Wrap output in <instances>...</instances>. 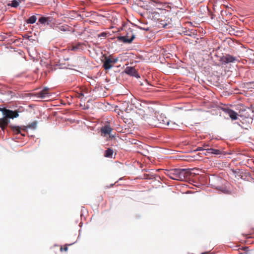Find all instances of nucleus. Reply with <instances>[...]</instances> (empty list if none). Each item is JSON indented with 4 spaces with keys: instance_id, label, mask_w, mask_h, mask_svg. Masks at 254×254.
Segmentation results:
<instances>
[{
    "instance_id": "obj_1",
    "label": "nucleus",
    "mask_w": 254,
    "mask_h": 254,
    "mask_svg": "<svg viewBox=\"0 0 254 254\" xmlns=\"http://www.w3.org/2000/svg\"><path fill=\"white\" fill-rule=\"evenodd\" d=\"M167 175L171 179L182 181L190 177V172L188 169H176L169 171Z\"/></svg>"
},
{
    "instance_id": "obj_2",
    "label": "nucleus",
    "mask_w": 254,
    "mask_h": 254,
    "mask_svg": "<svg viewBox=\"0 0 254 254\" xmlns=\"http://www.w3.org/2000/svg\"><path fill=\"white\" fill-rule=\"evenodd\" d=\"M18 116L19 114L17 111H13L12 110L7 109L4 115V117L0 119V128L3 130L9 122L8 120L9 119H13Z\"/></svg>"
},
{
    "instance_id": "obj_3",
    "label": "nucleus",
    "mask_w": 254,
    "mask_h": 254,
    "mask_svg": "<svg viewBox=\"0 0 254 254\" xmlns=\"http://www.w3.org/2000/svg\"><path fill=\"white\" fill-rule=\"evenodd\" d=\"M138 114L143 118H145L146 116L149 114H152L154 110L151 107L150 105L146 102H142L140 104V107L138 109Z\"/></svg>"
},
{
    "instance_id": "obj_4",
    "label": "nucleus",
    "mask_w": 254,
    "mask_h": 254,
    "mask_svg": "<svg viewBox=\"0 0 254 254\" xmlns=\"http://www.w3.org/2000/svg\"><path fill=\"white\" fill-rule=\"evenodd\" d=\"M119 59L118 58H114L112 56L110 55L108 57L105 56L103 67L106 70L109 69L111 68L114 64L117 63Z\"/></svg>"
},
{
    "instance_id": "obj_5",
    "label": "nucleus",
    "mask_w": 254,
    "mask_h": 254,
    "mask_svg": "<svg viewBox=\"0 0 254 254\" xmlns=\"http://www.w3.org/2000/svg\"><path fill=\"white\" fill-rule=\"evenodd\" d=\"M135 38V34L132 29L129 28L127 32L126 36L118 37V40L125 43H130Z\"/></svg>"
},
{
    "instance_id": "obj_6",
    "label": "nucleus",
    "mask_w": 254,
    "mask_h": 254,
    "mask_svg": "<svg viewBox=\"0 0 254 254\" xmlns=\"http://www.w3.org/2000/svg\"><path fill=\"white\" fill-rule=\"evenodd\" d=\"M146 122L145 125H147L152 127H158L160 126L157 120V117L154 116L152 114H149L144 118Z\"/></svg>"
},
{
    "instance_id": "obj_7",
    "label": "nucleus",
    "mask_w": 254,
    "mask_h": 254,
    "mask_svg": "<svg viewBox=\"0 0 254 254\" xmlns=\"http://www.w3.org/2000/svg\"><path fill=\"white\" fill-rule=\"evenodd\" d=\"M80 10L81 9H85L86 7L88 6L90 3V0H80ZM90 16V13L88 12L84 11H80V18L83 19L84 17H88Z\"/></svg>"
},
{
    "instance_id": "obj_8",
    "label": "nucleus",
    "mask_w": 254,
    "mask_h": 254,
    "mask_svg": "<svg viewBox=\"0 0 254 254\" xmlns=\"http://www.w3.org/2000/svg\"><path fill=\"white\" fill-rule=\"evenodd\" d=\"M236 61H237V58L230 55L223 56L220 59V61L224 64L233 63Z\"/></svg>"
},
{
    "instance_id": "obj_9",
    "label": "nucleus",
    "mask_w": 254,
    "mask_h": 254,
    "mask_svg": "<svg viewBox=\"0 0 254 254\" xmlns=\"http://www.w3.org/2000/svg\"><path fill=\"white\" fill-rule=\"evenodd\" d=\"M157 120H158V123L160 124L158 127H165L169 123V120L166 117L162 115H159L157 117Z\"/></svg>"
},
{
    "instance_id": "obj_10",
    "label": "nucleus",
    "mask_w": 254,
    "mask_h": 254,
    "mask_svg": "<svg viewBox=\"0 0 254 254\" xmlns=\"http://www.w3.org/2000/svg\"><path fill=\"white\" fill-rule=\"evenodd\" d=\"M223 111L231 118L233 120H236L237 119V113L234 111L227 108H224L223 109Z\"/></svg>"
},
{
    "instance_id": "obj_11",
    "label": "nucleus",
    "mask_w": 254,
    "mask_h": 254,
    "mask_svg": "<svg viewBox=\"0 0 254 254\" xmlns=\"http://www.w3.org/2000/svg\"><path fill=\"white\" fill-rule=\"evenodd\" d=\"M112 130V128L109 125H105L101 128V135L106 136L109 135Z\"/></svg>"
},
{
    "instance_id": "obj_12",
    "label": "nucleus",
    "mask_w": 254,
    "mask_h": 254,
    "mask_svg": "<svg viewBox=\"0 0 254 254\" xmlns=\"http://www.w3.org/2000/svg\"><path fill=\"white\" fill-rule=\"evenodd\" d=\"M49 88L45 87L41 91L37 93L38 96L41 98H44L50 95Z\"/></svg>"
},
{
    "instance_id": "obj_13",
    "label": "nucleus",
    "mask_w": 254,
    "mask_h": 254,
    "mask_svg": "<svg viewBox=\"0 0 254 254\" xmlns=\"http://www.w3.org/2000/svg\"><path fill=\"white\" fill-rule=\"evenodd\" d=\"M125 72L130 75L136 76L137 75L135 69L133 67H127L125 69Z\"/></svg>"
},
{
    "instance_id": "obj_14",
    "label": "nucleus",
    "mask_w": 254,
    "mask_h": 254,
    "mask_svg": "<svg viewBox=\"0 0 254 254\" xmlns=\"http://www.w3.org/2000/svg\"><path fill=\"white\" fill-rule=\"evenodd\" d=\"M12 130L15 134H21L22 136H24L25 135V134H23L21 132V130H22V128H24V126H22L21 127H19L18 126H10Z\"/></svg>"
},
{
    "instance_id": "obj_15",
    "label": "nucleus",
    "mask_w": 254,
    "mask_h": 254,
    "mask_svg": "<svg viewBox=\"0 0 254 254\" xmlns=\"http://www.w3.org/2000/svg\"><path fill=\"white\" fill-rule=\"evenodd\" d=\"M37 121H34L31 124H29L27 126H24V128H22V130L25 132H27V128H30L32 129H35L37 127Z\"/></svg>"
},
{
    "instance_id": "obj_16",
    "label": "nucleus",
    "mask_w": 254,
    "mask_h": 254,
    "mask_svg": "<svg viewBox=\"0 0 254 254\" xmlns=\"http://www.w3.org/2000/svg\"><path fill=\"white\" fill-rule=\"evenodd\" d=\"M51 18L48 17H44V16H42L39 19V22H40V23L41 24H49L50 22H51V20H50Z\"/></svg>"
},
{
    "instance_id": "obj_17",
    "label": "nucleus",
    "mask_w": 254,
    "mask_h": 254,
    "mask_svg": "<svg viewBox=\"0 0 254 254\" xmlns=\"http://www.w3.org/2000/svg\"><path fill=\"white\" fill-rule=\"evenodd\" d=\"M114 151L111 148H108L105 151L104 156L107 158H112Z\"/></svg>"
},
{
    "instance_id": "obj_18",
    "label": "nucleus",
    "mask_w": 254,
    "mask_h": 254,
    "mask_svg": "<svg viewBox=\"0 0 254 254\" xmlns=\"http://www.w3.org/2000/svg\"><path fill=\"white\" fill-rule=\"evenodd\" d=\"M149 16L155 20H158L160 18V14L158 12L153 11L149 14Z\"/></svg>"
},
{
    "instance_id": "obj_19",
    "label": "nucleus",
    "mask_w": 254,
    "mask_h": 254,
    "mask_svg": "<svg viewBox=\"0 0 254 254\" xmlns=\"http://www.w3.org/2000/svg\"><path fill=\"white\" fill-rule=\"evenodd\" d=\"M221 151L218 149H215L211 148H209V149H207L208 153L219 155L221 154Z\"/></svg>"
},
{
    "instance_id": "obj_20",
    "label": "nucleus",
    "mask_w": 254,
    "mask_h": 254,
    "mask_svg": "<svg viewBox=\"0 0 254 254\" xmlns=\"http://www.w3.org/2000/svg\"><path fill=\"white\" fill-rule=\"evenodd\" d=\"M36 16L35 15H32L26 20V22L29 24H33L36 22Z\"/></svg>"
},
{
    "instance_id": "obj_21",
    "label": "nucleus",
    "mask_w": 254,
    "mask_h": 254,
    "mask_svg": "<svg viewBox=\"0 0 254 254\" xmlns=\"http://www.w3.org/2000/svg\"><path fill=\"white\" fill-rule=\"evenodd\" d=\"M19 5V2L17 0H13L10 3L7 4L8 6H10L13 7H17Z\"/></svg>"
},
{
    "instance_id": "obj_22",
    "label": "nucleus",
    "mask_w": 254,
    "mask_h": 254,
    "mask_svg": "<svg viewBox=\"0 0 254 254\" xmlns=\"http://www.w3.org/2000/svg\"><path fill=\"white\" fill-rule=\"evenodd\" d=\"M178 125L174 122L169 121V125H167L166 127H168L170 129H175Z\"/></svg>"
},
{
    "instance_id": "obj_23",
    "label": "nucleus",
    "mask_w": 254,
    "mask_h": 254,
    "mask_svg": "<svg viewBox=\"0 0 254 254\" xmlns=\"http://www.w3.org/2000/svg\"><path fill=\"white\" fill-rule=\"evenodd\" d=\"M209 145L208 144H204L203 146L202 147H197L196 150V151H200V150H206L207 151V149L209 148H208Z\"/></svg>"
},
{
    "instance_id": "obj_24",
    "label": "nucleus",
    "mask_w": 254,
    "mask_h": 254,
    "mask_svg": "<svg viewBox=\"0 0 254 254\" xmlns=\"http://www.w3.org/2000/svg\"><path fill=\"white\" fill-rule=\"evenodd\" d=\"M68 29V26L67 25L61 26L59 27V29L61 31H66Z\"/></svg>"
},
{
    "instance_id": "obj_25",
    "label": "nucleus",
    "mask_w": 254,
    "mask_h": 254,
    "mask_svg": "<svg viewBox=\"0 0 254 254\" xmlns=\"http://www.w3.org/2000/svg\"><path fill=\"white\" fill-rule=\"evenodd\" d=\"M79 46V43H78L75 46H72V47L71 48V50H72V51H76V50L78 49Z\"/></svg>"
},
{
    "instance_id": "obj_26",
    "label": "nucleus",
    "mask_w": 254,
    "mask_h": 254,
    "mask_svg": "<svg viewBox=\"0 0 254 254\" xmlns=\"http://www.w3.org/2000/svg\"><path fill=\"white\" fill-rule=\"evenodd\" d=\"M68 250V248H67V246H65L64 247H61V248H60V251L61 252H63V251H67Z\"/></svg>"
},
{
    "instance_id": "obj_27",
    "label": "nucleus",
    "mask_w": 254,
    "mask_h": 254,
    "mask_svg": "<svg viewBox=\"0 0 254 254\" xmlns=\"http://www.w3.org/2000/svg\"><path fill=\"white\" fill-rule=\"evenodd\" d=\"M7 110V109L6 108H0V111L3 114V115H4L6 111Z\"/></svg>"
},
{
    "instance_id": "obj_28",
    "label": "nucleus",
    "mask_w": 254,
    "mask_h": 254,
    "mask_svg": "<svg viewBox=\"0 0 254 254\" xmlns=\"http://www.w3.org/2000/svg\"><path fill=\"white\" fill-rule=\"evenodd\" d=\"M80 109H84V110H85L86 109H88V106H85V105H84L83 106L82 104H80Z\"/></svg>"
},
{
    "instance_id": "obj_29",
    "label": "nucleus",
    "mask_w": 254,
    "mask_h": 254,
    "mask_svg": "<svg viewBox=\"0 0 254 254\" xmlns=\"http://www.w3.org/2000/svg\"><path fill=\"white\" fill-rule=\"evenodd\" d=\"M106 35H107V34H106V33L103 32V33H102L99 35V36H102L105 37V36H106Z\"/></svg>"
},
{
    "instance_id": "obj_30",
    "label": "nucleus",
    "mask_w": 254,
    "mask_h": 254,
    "mask_svg": "<svg viewBox=\"0 0 254 254\" xmlns=\"http://www.w3.org/2000/svg\"><path fill=\"white\" fill-rule=\"evenodd\" d=\"M18 0V1L19 2V3H21L22 1H25V0Z\"/></svg>"
},
{
    "instance_id": "obj_31",
    "label": "nucleus",
    "mask_w": 254,
    "mask_h": 254,
    "mask_svg": "<svg viewBox=\"0 0 254 254\" xmlns=\"http://www.w3.org/2000/svg\"><path fill=\"white\" fill-rule=\"evenodd\" d=\"M153 2H156V3H160V2H158V1H157V0H153Z\"/></svg>"
},
{
    "instance_id": "obj_32",
    "label": "nucleus",
    "mask_w": 254,
    "mask_h": 254,
    "mask_svg": "<svg viewBox=\"0 0 254 254\" xmlns=\"http://www.w3.org/2000/svg\"><path fill=\"white\" fill-rule=\"evenodd\" d=\"M80 97L83 95L82 93H80Z\"/></svg>"
}]
</instances>
